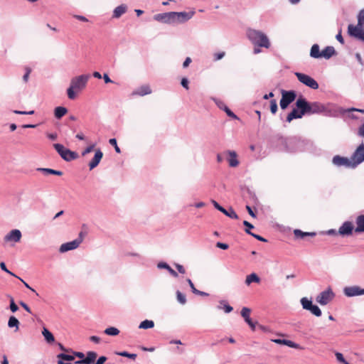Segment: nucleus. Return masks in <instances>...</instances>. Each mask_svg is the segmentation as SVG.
Returning <instances> with one entry per match:
<instances>
[{
	"mask_svg": "<svg viewBox=\"0 0 364 364\" xmlns=\"http://www.w3.org/2000/svg\"><path fill=\"white\" fill-rule=\"evenodd\" d=\"M296 107L301 109V114H312L322 112L324 107L319 102H308L305 98L300 97L296 102Z\"/></svg>",
	"mask_w": 364,
	"mask_h": 364,
	"instance_id": "nucleus-1",
	"label": "nucleus"
},
{
	"mask_svg": "<svg viewBox=\"0 0 364 364\" xmlns=\"http://www.w3.org/2000/svg\"><path fill=\"white\" fill-rule=\"evenodd\" d=\"M90 75H81L72 78L70 85L67 90L68 98L74 100L76 97L75 90L80 91L83 90L86 87Z\"/></svg>",
	"mask_w": 364,
	"mask_h": 364,
	"instance_id": "nucleus-2",
	"label": "nucleus"
},
{
	"mask_svg": "<svg viewBox=\"0 0 364 364\" xmlns=\"http://www.w3.org/2000/svg\"><path fill=\"white\" fill-rule=\"evenodd\" d=\"M247 36L251 42L257 46L269 48L270 43L267 36L262 32L254 29L247 31Z\"/></svg>",
	"mask_w": 364,
	"mask_h": 364,
	"instance_id": "nucleus-3",
	"label": "nucleus"
},
{
	"mask_svg": "<svg viewBox=\"0 0 364 364\" xmlns=\"http://www.w3.org/2000/svg\"><path fill=\"white\" fill-rule=\"evenodd\" d=\"M53 146L56 151L60 154V156L67 161L75 159L77 157V155L75 152L66 149L63 145L60 144H54Z\"/></svg>",
	"mask_w": 364,
	"mask_h": 364,
	"instance_id": "nucleus-4",
	"label": "nucleus"
},
{
	"mask_svg": "<svg viewBox=\"0 0 364 364\" xmlns=\"http://www.w3.org/2000/svg\"><path fill=\"white\" fill-rule=\"evenodd\" d=\"M282 99L280 100V107L282 109H285L296 97V92L293 90L287 91L282 90Z\"/></svg>",
	"mask_w": 364,
	"mask_h": 364,
	"instance_id": "nucleus-5",
	"label": "nucleus"
},
{
	"mask_svg": "<svg viewBox=\"0 0 364 364\" xmlns=\"http://www.w3.org/2000/svg\"><path fill=\"white\" fill-rule=\"evenodd\" d=\"M295 75L298 80L306 86L314 90L318 88V82L309 75L301 73H296Z\"/></svg>",
	"mask_w": 364,
	"mask_h": 364,
	"instance_id": "nucleus-6",
	"label": "nucleus"
},
{
	"mask_svg": "<svg viewBox=\"0 0 364 364\" xmlns=\"http://www.w3.org/2000/svg\"><path fill=\"white\" fill-rule=\"evenodd\" d=\"M195 14V11L192 10L188 12H174L172 11L173 23H182L191 19Z\"/></svg>",
	"mask_w": 364,
	"mask_h": 364,
	"instance_id": "nucleus-7",
	"label": "nucleus"
},
{
	"mask_svg": "<svg viewBox=\"0 0 364 364\" xmlns=\"http://www.w3.org/2000/svg\"><path fill=\"white\" fill-rule=\"evenodd\" d=\"M335 294L331 288L321 292L316 297V301L321 305H326L334 298Z\"/></svg>",
	"mask_w": 364,
	"mask_h": 364,
	"instance_id": "nucleus-8",
	"label": "nucleus"
},
{
	"mask_svg": "<svg viewBox=\"0 0 364 364\" xmlns=\"http://www.w3.org/2000/svg\"><path fill=\"white\" fill-rule=\"evenodd\" d=\"M301 304L304 309L311 311V313L316 316H321V311L318 306L314 305L312 301L309 300L307 298L304 297L301 299Z\"/></svg>",
	"mask_w": 364,
	"mask_h": 364,
	"instance_id": "nucleus-9",
	"label": "nucleus"
},
{
	"mask_svg": "<svg viewBox=\"0 0 364 364\" xmlns=\"http://www.w3.org/2000/svg\"><path fill=\"white\" fill-rule=\"evenodd\" d=\"M332 162L334 165L337 166H345L347 168L355 167V165H353L354 162H353L352 158L348 159L346 157H343L339 155L333 156Z\"/></svg>",
	"mask_w": 364,
	"mask_h": 364,
	"instance_id": "nucleus-10",
	"label": "nucleus"
},
{
	"mask_svg": "<svg viewBox=\"0 0 364 364\" xmlns=\"http://www.w3.org/2000/svg\"><path fill=\"white\" fill-rule=\"evenodd\" d=\"M353 162H354L353 165L357 166L359 164L364 161V145L360 144L357 149L353 153L351 156Z\"/></svg>",
	"mask_w": 364,
	"mask_h": 364,
	"instance_id": "nucleus-11",
	"label": "nucleus"
},
{
	"mask_svg": "<svg viewBox=\"0 0 364 364\" xmlns=\"http://www.w3.org/2000/svg\"><path fill=\"white\" fill-rule=\"evenodd\" d=\"M344 294L348 297H352L364 294V289L358 286L346 287L343 289Z\"/></svg>",
	"mask_w": 364,
	"mask_h": 364,
	"instance_id": "nucleus-12",
	"label": "nucleus"
},
{
	"mask_svg": "<svg viewBox=\"0 0 364 364\" xmlns=\"http://www.w3.org/2000/svg\"><path fill=\"white\" fill-rule=\"evenodd\" d=\"M212 203L214 205V207L227 215L228 217L232 218V219H238V215L235 213V211L232 208H230L228 210L225 209L223 207H222L220 205H219L215 200H213Z\"/></svg>",
	"mask_w": 364,
	"mask_h": 364,
	"instance_id": "nucleus-13",
	"label": "nucleus"
},
{
	"mask_svg": "<svg viewBox=\"0 0 364 364\" xmlns=\"http://www.w3.org/2000/svg\"><path fill=\"white\" fill-rule=\"evenodd\" d=\"M251 309L247 307H243L241 311V316L245 322L250 326L252 331L255 330V323L250 318Z\"/></svg>",
	"mask_w": 364,
	"mask_h": 364,
	"instance_id": "nucleus-14",
	"label": "nucleus"
},
{
	"mask_svg": "<svg viewBox=\"0 0 364 364\" xmlns=\"http://www.w3.org/2000/svg\"><path fill=\"white\" fill-rule=\"evenodd\" d=\"M80 245V240H74L71 242H68L61 245L60 247V252H65L69 250L76 249Z\"/></svg>",
	"mask_w": 364,
	"mask_h": 364,
	"instance_id": "nucleus-15",
	"label": "nucleus"
},
{
	"mask_svg": "<svg viewBox=\"0 0 364 364\" xmlns=\"http://www.w3.org/2000/svg\"><path fill=\"white\" fill-rule=\"evenodd\" d=\"M353 225L351 222L346 221L339 228L338 232L340 235H350L353 233Z\"/></svg>",
	"mask_w": 364,
	"mask_h": 364,
	"instance_id": "nucleus-16",
	"label": "nucleus"
},
{
	"mask_svg": "<svg viewBox=\"0 0 364 364\" xmlns=\"http://www.w3.org/2000/svg\"><path fill=\"white\" fill-rule=\"evenodd\" d=\"M172 11L159 14L154 16V18L157 21L165 23H173V17H172Z\"/></svg>",
	"mask_w": 364,
	"mask_h": 364,
	"instance_id": "nucleus-17",
	"label": "nucleus"
},
{
	"mask_svg": "<svg viewBox=\"0 0 364 364\" xmlns=\"http://www.w3.org/2000/svg\"><path fill=\"white\" fill-rule=\"evenodd\" d=\"M21 238V232L18 230H12L4 237L6 242L14 241L15 242H19Z\"/></svg>",
	"mask_w": 364,
	"mask_h": 364,
	"instance_id": "nucleus-18",
	"label": "nucleus"
},
{
	"mask_svg": "<svg viewBox=\"0 0 364 364\" xmlns=\"http://www.w3.org/2000/svg\"><path fill=\"white\" fill-rule=\"evenodd\" d=\"M97 357V353L94 351H88L86 357L75 362L76 364H92L95 363V359Z\"/></svg>",
	"mask_w": 364,
	"mask_h": 364,
	"instance_id": "nucleus-19",
	"label": "nucleus"
},
{
	"mask_svg": "<svg viewBox=\"0 0 364 364\" xmlns=\"http://www.w3.org/2000/svg\"><path fill=\"white\" fill-rule=\"evenodd\" d=\"M103 156V153L100 149H97L95 151V154L91 161L89 163L90 169L92 170L98 166Z\"/></svg>",
	"mask_w": 364,
	"mask_h": 364,
	"instance_id": "nucleus-20",
	"label": "nucleus"
},
{
	"mask_svg": "<svg viewBox=\"0 0 364 364\" xmlns=\"http://www.w3.org/2000/svg\"><path fill=\"white\" fill-rule=\"evenodd\" d=\"M151 93V89L149 85H144L135 90L132 92V95L144 96Z\"/></svg>",
	"mask_w": 364,
	"mask_h": 364,
	"instance_id": "nucleus-21",
	"label": "nucleus"
},
{
	"mask_svg": "<svg viewBox=\"0 0 364 364\" xmlns=\"http://www.w3.org/2000/svg\"><path fill=\"white\" fill-rule=\"evenodd\" d=\"M356 227L354 229L355 233L364 232V215H358L355 219Z\"/></svg>",
	"mask_w": 364,
	"mask_h": 364,
	"instance_id": "nucleus-22",
	"label": "nucleus"
},
{
	"mask_svg": "<svg viewBox=\"0 0 364 364\" xmlns=\"http://www.w3.org/2000/svg\"><path fill=\"white\" fill-rule=\"evenodd\" d=\"M304 114H301V109H299L297 107L293 109V110L287 115V122H291L294 119H300Z\"/></svg>",
	"mask_w": 364,
	"mask_h": 364,
	"instance_id": "nucleus-23",
	"label": "nucleus"
},
{
	"mask_svg": "<svg viewBox=\"0 0 364 364\" xmlns=\"http://www.w3.org/2000/svg\"><path fill=\"white\" fill-rule=\"evenodd\" d=\"M353 27L358 29L360 33H364V9L358 14V22L357 26L352 25Z\"/></svg>",
	"mask_w": 364,
	"mask_h": 364,
	"instance_id": "nucleus-24",
	"label": "nucleus"
},
{
	"mask_svg": "<svg viewBox=\"0 0 364 364\" xmlns=\"http://www.w3.org/2000/svg\"><path fill=\"white\" fill-rule=\"evenodd\" d=\"M272 341L277 343V344H282L286 345L289 347L293 348H299V344L290 341V340H285V339H272Z\"/></svg>",
	"mask_w": 364,
	"mask_h": 364,
	"instance_id": "nucleus-25",
	"label": "nucleus"
},
{
	"mask_svg": "<svg viewBox=\"0 0 364 364\" xmlns=\"http://www.w3.org/2000/svg\"><path fill=\"white\" fill-rule=\"evenodd\" d=\"M348 31L350 36H354L364 41V33H360L358 29L353 27L352 24L348 26Z\"/></svg>",
	"mask_w": 364,
	"mask_h": 364,
	"instance_id": "nucleus-26",
	"label": "nucleus"
},
{
	"mask_svg": "<svg viewBox=\"0 0 364 364\" xmlns=\"http://www.w3.org/2000/svg\"><path fill=\"white\" fill-rule=\"evenodd\" d=\"M336 55V50L332 46H327L321 51V58L329 59Z\"/></svg>",
	"mask_w": 364,
	"mask_h": 364,
	"instance_id": "nucleus-27",
	"label": "nucleus"
},
{
	"mask_svg": "<svg viewBox=\"0 0 364 364\" xmlns=\"http://www.w3.org/2000/svg\"><path fill=\"white\" fill-rule=\"evenodd\" d=\"M57 358L58 359V364H72V363H64L63 360L72 361L75 359L73 355H67L65 353L58 354L57 355Z\"/></svg>",
	"mask_w": 364,
	"mask_h": 364,
	"instance_id": "nucleus-28",
	"label": "nucleus"
},
{
	"mask_svg": "<svg viewBox=\"0 0 364 364\" xmlns=\"http://www.w3.org/2000/svg\"><path fill=\"white\" fill-rule=\"evenodd\" d=\"M228 154L230 155V158L228 159L230 166L236 167L239 164L236 153L235 151H229Z\"/></svg>",
	"mask_w": 364,
	"mask_h": 364,
	"instance_id": "nucleus-29",
	"label": "nucleus"
},
{
	"mask_svg": "<svg viewBox=\"0 0 364 364\" xmlns=\"http://www.w3.org/2000/svg\"><path fill=\"white\" fill-rule=\"evenodd\" d=\"M311 57L314 58H321V51H320L319 46L318 44H314L310 51Z\"/></svg>",
	"mask_w": 364,
	"mask_h": 364,
	"instance_id": "nucleus-30",
	"label": "nucleus"
},
{
	"mask_svg": "<svg viewBox=\"0 0 364 364\" xmlns=\"http://www.w3.org/2000/svg\"><path fill=\"white\" fill-rule=\"evenodd\" d=\"M294 235L297 238L303 239L306 236L314 237L316 235V232H303L301 230L296 229L294 230Z\"/></svg>",
	"mask_w": 364,
	"mask_h": 364,
	"instance_id": "nucleus-31",
	"label": "nucleus"
},
{
	"mask_svg": "<svg viewBox=\"0 0 364 364\" xmlns=\"http://www.w3.org/2000/svg\"><path fill=\"white\" fill-rule=\"evenodd\" d=\"M127 6L125 5H120L115 8L113 13V17L114 18H119L122 14L126 13L127 11Z\"/></svg>",
	"mask_w": 364,
	"mask_h": 364,
	"instance_id": "nucleus-32",
	"label": "nucleus"
},
{
	"mask_svg": "<svg viewBox=\"0 0 364 364\" xmlns=\"http://www.w3.org/2000/svg\"><path fill=\"white\" fill-rule=\"evenodd\" d=\"M157 267L159 269H166V270H168L169 272V273L174 277H178V273L173 270L168 264H166V262H159L158 264H157Z\"/></svg>",
	"mask_w": 364,
	"mask_h": 364,
	"instance_id": "nucleus-33",
	"label": "nucleus"
},
{
	"mask_svg": "<svg viewBox=\"0 0 364 364\" xmlns=\"http://www.w3.org/2000/svg\"><path fill=\"white\" fill-rule=\"evenodd\" d=\"M37 171L43 173L45 175H48V174H53V175H56V176H62L63 175L62 171H56V170L51 169V168H38L37 169Z\"/></svg>",
	"mask_w": 364,
	"mask_h": 364,
	"instance_id": "nucleus-34",
	"label": "nucleus"
},
{
	"mask_svg": "<svg viewBox=\"0 0 364 364\" xmlns=\"http://www.w3.org/2000/svg\"><path fill=\"white\" fill-rule=\"evenodd\" d=\"M67 112H68L67 108H65L64 107H57L55 109L54 114H55V118L60 119L64 115H65L67 114Z\"/></svg>",
	"mask_w": 364,
	"mask_h": 364,
	"instance_id": "nucleus-35",
	"label": "nucleus"
},
{
	"mask_svg": "<svg viewBox=\"0 0 364 364\" xmlns=\"http://www.w3.org/2000/svg\"><path fill=\"white\" fill-rule=\"evenodd\" d=\"M259 277L255 273H252L246 277L245 284L250 285L252 282L259 283Z\"/></svg>",
	"mask_w": 364,
	"mask_h": 364,
	"instance_id": "nucleus-36",
	"label": "nucleus"
},
{
	"mask_svg": "<svg viewBox=\"0 0 364 364\" xmlns=\"http://www.w3.org/2000/svg\"><path fill=\"white\" fill-rule=\"evenodd\" d=\"M42 334L48 343H50L54 342L55 338L53 335L46 328H43Z\"/></svg>",
	"mask_w": 364,
	"mask_h": 364,
	"instance_id": "nucleus-37",
	"label": "nucleus"
},
{
	"mask_svg": "<svg viewBox=\"0 0 364 364\" xmlns=\"http://www.w3.org/2000/svg\"><path fill=\"white\" fill-rule=\"evenodd\" d=\"M154 326V323L153 321L144 320L142 322H141L139 328H143V329H148V328H151Z\"/></svg>",
	"mask_w": 364,
	"mask_h": 364,
	"instance_id": "nucleus-38",
	"label": "nucleus"
},
{
	"mask_svg": "<svg viewBox=\"0 0 364 364\" xmlns=\"http://www.w3.org/2000/svg\"><path fill=\"white\" fill-rule=\"evenodd\" d=\"M18 325H19V321L15 316H12L9 318V321H8L9 327H10V328L16 327V331H17V330H18Z\"/></svg>",
	"mask_w": 364,
	"mask_h": 364,
	"instance_id": "nucleus-39",
	"label": "nucleus"
},
{
	"mask_svg": "<svg viewBox=\"0 0 364 364\" xmlns=\"http://www.w3.org/2000/svg\"><path fill=\"white\" fill-rule=\"evenodd\" d=\"M105 333L109 336H114L119 333V331L115 327H109L105 330Z\"/></svg>",
	"mask_w": 364,
	"mask_h": 364,
	"instance_id": "nucleus-40",
	"label": "nucleus"
},
{
	"mask_svg": "<svg viewBox=\"0 0 364 364\" xmlns=\"http://www.w3.org/2000/svg\"><path fill=\"white\" fill-rule=\"evenodd\" d=\"M176 297L178 301L181 304H185L186 303V295L181 293L180 291H176Z\"/></svg>",
	"mask_w": 364,
	"mask_h": 364,
	"instance_id": "nucleus-41",
	"label": "nucleus"
},
{
	"mask_svg": "<svg viewBox=\"0 0 364 364\" xmlns=\"http://www.w3.org/2000/svg\"><path fill=\"white\" fill-rule=\"evenodd\" d=\"M8 297L9 298V300H10V309L12 312H16L18 309V306L15 304L14 302V298L9 295Z\"/></svg>",
	"mask_w": 364,
	"mask_h": 364,
	"instance_id": "nucleus-42",
	"label": "nucleus"
},
{
	"mask_svg": "<svg viewBox=\"0 0 364 364\" xmlns=\"http://www.w3.org/2000/svg\"><path fill=\"white\" fill-rule=\"evenodd\" d=\"M117 354L121 356L127 357V358H131L133 360L136 359V358L137 356L136 354H135V353H129L127 351L120 352V353H118Z\"/></svg>",
	"mask_w": 364,
	"mask_h": 364,
	"instance_id": "nucleus-43",
	"label": "nucleus"
},
{
	"mask_svg": "<svg viewBox=\"0 0 364 364\" xmlns=\"http://www.w3.org/2000/svg\"><path fill=\"white\" fill-rule=\"evenodd\" d=\"M270 110L272 114H275L277 111V103L275 100L270 101Z\"/></svg>",
	"mask_w": 364,
	"mask_h": 364,
	"instance_id": "nucleus-44",
	"label": "nucleus"
},
{
	"mask_svg": "<svg viewBox=\"0 0 364 364\" xmlns=\"http://www.w3.org/2000/svg\"><path fill=\"white\" fill-rule=\"evenodd\" d=\"M109 143L112 146H113L114 147V149H115L117 153H119V154L121 153V150H120L119 147L117 146V143L116 139H114V138L113 139H110L109 140Z\"/></svg>",
	"mask_w": 364,
	"mask_h": 364,
	"instance_id": "nucleus-45",
	"label": "nucleus"
},
{
	"mask_svg": "<svg viewBox=\"0 0 364 364\" xmlns=\"http://www.w3.org/2000/svg\"><path fill=\"white\" fill-rule=\"evenodd\" d=\"M335 355L336 357L337 360L339 361L340 363H342L343 364H349V363H348L345 360L342 353L337 352L336 353Z\"/></svg>",
	"mask_w": 364,
	"mask_h": 364,
	"instance_id": "nucleus-46",
	"label": "nucleus"
},
{
	"mask_svg": "<svg viewBox=\"0 0 364 364\" xmlns=\"http://www.w3.org/2000/svg\"><path fill=\"white\" fill-rule=\"evenodd\" d=\"M245 232L247 233V234H250L252 236H253L255 238H256L257 240H259V241H262V242H267V240L264 239V237H262V236L260 235H256V234H254L252 232H250V230L246 229L245 230Z\"/></svg>",
	"mask_w": 364,
	"mask_h": 364,
	"instance_id": "nucleus-47",
	"label": "nucleus"
},
{
	"mask_svg": "<svg viewBox=\"0 0 364 364\" xmlns=\"http://www.w3.org/2000/svg\"><path fill=\"white\" fill-rule=\"evenodd\" d=\"M0 267L1 269L4 271L5 272H6L7 274L11 275V276H14V277H16V275L15 274H14L13 272H11V271H9L7 268H6V266L5 264V263L4 262H1L0 263Z\"/></svg>",
	"mask_w": 364,
	"mask_h": 364,
	"instance_id": "nucleus-48",
	"label": "nucleus"
},
{
	"mask_svg": "<svg viewBox=\"0 0 364 364\" xmlns=\"http://www.w3.org/2000/svg\"><path fill=\"white\" fill-rule=\"evenodd\" d=\"M226 114L232 119H238L237 117L227 107L224 109Z\"/></svg>",
	"mask_w": 364,
	"mask_h": 364,
	"instance_id": "nucleus-49",
	"label": "nucleus"
},
{
	"mask_svg": "<svg viewBox=\"0 0 364 364\" xmlns=\"http://www.w3.org/2000/svg\"><path fill=\"white\" fill-rule=\"evenodd\" d=\"M94 147H95V145L92 144V145H90L88 147H87L84 151L82 153V156H85L89 153H90L91 151H92V150L94 149Z\"/></svg>",
	"mask_w": 364,
	"mask_h": 364,
	"instance_id": "nucleus-50",
	"label": "nucleus"
},
{
	"mask_svg": "<svg viewBox=\"0 0 364 364\" xmlns=\"http://www.w3.org/2000/svg\"><path fill=\"white\" fill-rule=\"evenodd\" d=\"M14 112L17 114H33L34 110H31V111H28V112L15 110V111H14Z\"/></svg>",
	"mask_w": 364,
	"mask_h": 364,
	"instance_id": "nucleus-51",
	"label": "nucleus"
},
{
	"mask_svg": "<svg viewBox=\"0 0 364 364\" xmlns=\"http://www.w3.org/2000/svg\"><path fill=\"white\" fill-rule=\"evenodd\" d=\"M181 85L186 88V90H188L189 89V87H188V80L187 78L186 77H183L182 78L181 80Z\"/></svg>",
	"mask_w": 364,
	"mask_h": 364,
	"instance_id": "nucleus-52",
	"label": "nucleus"
},
{
	"mask_svg": "<svg viewBox=\"0 0 364 364\" xmlns=\"http://www.w3.org/2000/svg\"><path fill=\"white\" fill-rule=\"evenodd\" d=\"M216 247L223 250H227L229 246L228 244L218 242L216 243Z\"/></svg>",
	"mask_w": 364,
	"mask_h": 364,
	"instance_id": "nucleus-53",
	"label": "nucleus"
},
{
	"mask_svg": "<svg viewBox=\"0 0 364 364\" xmlns=\"http://www.w3.org/2000/svg\"><path fill=\"white\" fill-rule=\"evenodd\" d=\"M175 267L180 273H181V274L186 273V269L181 264H176Z\"/></svg>",
	"mask_w": 364,
	"mask_h": 364,
	"instance_id": "nucleus-54",
	"label": "nucleus"
},
{
	"mask_svg": "<svg viewBox=\"0 0 364 364\" xmlns=\"http://www.w3.org/2000/svg\"><path fill=\"white\" fill-rule=\"evenodd\" d=\"M187 282L188 283L190 287L192 289V291L195 294L197 291V289L195 287L193 282L191 281V279H187Z\"/></svg>",
	"mask_w": 364,
	"mask_h": 364,
	"instance_id": "nucleus-55",
	"label": "nucleus"
},
{
	"mask_svg": "<svg viewBox=\"0 0 364 364\" xmlns=\"http://www.w3.org/2000/svg\"><path fill=\"white\" fill-rule=\"evenodd\" d=\"M20 305L28 313L31 314V310L30 307L24 302L21 301Z\"/></svg>",
	"mask_w": 364,
	"mask_h": 364,
	"instance_id": "nucleus-56",
	"label": "nucleus"
},
{
	"mask_svg": "<svg viewBox=\"0 0 364 364\" xmlns=\"http://www.w3.org/2000/svg\"><path fill=\"white\" fill-rule=\"evenodd\" d=\"M107 357L105 356H101L98 358V360L96 361L95 364H104L105 362L107 360Z\"/></svg>",
	"mask_w": 364,
	"mask_h": 364,
	"instance_id": "nucleus-57",
	"label": "nucleus"
},
{
	"mask_svg": "<svg viewBox=\"0 0 364 364\" xmlns=\"http://www.w3.org/2000/svg\"><path fill=\"white\" fill-rule=\"evenodd\" d=\"M225 55V52H221V53H215V60H220L222 59Z\"/></svg>",
	"mask_w": 364,
	"mask_h": 364,
	"instance_id": "nucleus-58",
	"label": "nucleus"
},
{
	"mask_svg": "<svg viewBox=\"0 0 364 364\" xmlns=\"http://www.w3.org/2000/svg\"><path fill=\"white\" fill-rule=\"evenodd\" d=\"M246 210L252 218H256L255 213L253 212L252 208L250 205H246Z\"/></svg>",
	"mask_w": 364,
	"mask_h": 364,
	"instance_id": "nucleus-59",
	"label": "nucleus"
},
{
	"mask_svg": "<svg viewBox=\"0 0 364 364\" xmlns=\"http://www.w3.org/2000/svg\"><path fill=\"white\" fill-rule=\"evenodd\" d=\"M336 38L341 43H344V40L341 35V31H339V33L336 35Z\"/></svg>",
	"mask_w": 364,
	"mask_h": 364,
	"instance_id": "nucleus-60",
	"label": "nucleus"
},
{
	"mask_svg": "<svg viewBox=\"0 0 364 364\" xmlns=\"http://www.w3.org/2000/svg\"><path fill=\"white\" fill-rule=\"evenodd\" d=\"M191 61L192 60H191V58H189V57L186 58L185 61L183 63V67L187 68L189 65V64L191 63Z\"/></svg>",
	"mask_w": 364,
	"mask_h": 364,
	"instance_id": "nucleus-61",
	"label": "nucleus"
},
{
	"mask_svg": "<svg viewBox=\"0 0 364 364\" xmlns=\"http://www.w3.org/2000/svg\"><path fill=\"white\" fill-rule=\"evenodd\" d=\"M243 225L247 228V230H250V229H252L254 226L247 222V220L243 221Z\"/></svg>",
	"mask_w": 364,
	"mask_h": 364,
	"instance_id": "nucleus-62",
	"label": "nucleus"
},
{
	"mask_svg": "<svg viewBox=\"0 0 364 364\" xmlns=\"http://www.w3.org/2000/svg\"><path fill=\"white\" fill-rule=\"evenodd\" d=\"M224 310H225V313H230L232 311V307L231 306H230L229 304H225Z\"/></svg>",
	"mask_w": 364,
	"mask_h": 364,
	"instance_id": "nucleus-63",
	"label": "nucleus"
},
{
	"mask_svg": "<svg viewBox=\"0 0 364 364\" xmlns=\"http://www.w3.org/2000/svg\"><path fill=\"white\" fill-rule=\"evenodd\" d=\"M73 354L75 356L81 358L82 360L84 359L85 355L83 353L81 352H73Z\"/></svg>",
	"mask_w": 364,
	"mask_h": 364,
	"instance_id": "nucleus-64",
	"label": "nucleus"
}]
</instances>
